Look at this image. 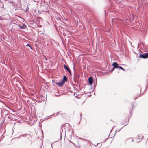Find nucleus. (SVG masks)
Returning <instances> with one entry per match:
<instances>
[{"instance_id":"4468645a","label":"nucleus","mask_w":148,"mask_h":148,"mask_svg":"<svg viewBox=\"0 0 148 148\" xmlns=\"http://www.w3.org/2000/svg\"><path fill=\"white\" fill-rule=\"evenodd\" d=\"M3 5L2 4V3H1L0 2V6H1V5Z\"/></svg>"},{"instance_id":"f8f14e48","label":"nucleus","mask_w":148,"mask_h":148,"mask_svg":"<svg viewBox=\"0 0 148 148\" xmlns=\"http://www.w3.org/2000/svg\"><path fill=\"white\" fill-rule=\"evenodd\" d=\"M121 129H122V128L120 129L119 130H116V133H116L117 132H119L121 130Z\"/></svg>"},{"instance_id":"7ed1b4c3","label":"nucleus","mask_w":148,"mask_h":148,"mask_svg":"<svg viewBox=\"0 0 148 148\" xmlns=\"http://www.w3.org/2000/svg\"><path fill=\"white\" fill-rule=\"evenodd\" d=\"M88 82L90 85L91 86L93 83V79L92 77H90L89 78Z\"/></svg>"},{"instance_id":"dca6fc26","label":"nucleus","mask_w":148,"mask_h":148,"mask_svg":"<svg viewBox=\"0 0 148 148\" xmlns=\"http://www.w3.org/2000/svg\"><path fill=\"white\" fill-rule=\"evenodd\" d=\"M133 108H134V106H132V109H133Z\"/></svg>"},{"instance_id":"f3484780","label":"nucleus","mask_w":148,"mask_h":148,"mask_svg":"<svg viewBox=\"0 0 148 148\" xmlns=\"http://www.w3.org/2000/svg\"><path fill=\"white\" fill-rule=\"evenodd\" d=\"M62 135H61V139Z\"/></svg>"},{"instance_id":"9b49d317","label":"nucleus","mask_w":148,"mask_h":148,"mask_svg":"<svg viewBox=\"0 0 148 148\" xmlns=\"http://www.w3.org/2000/svg\"><path fill=\"white\" fill-rule=\"evenodd\" d=\"M27 46H28L30 47V48H31L32 49V47H31L30 45H29V44H27Z\"/></svg>"},{"instance_id":"2eb2a0df","label":"nucleus","mask_w":148,"mask_h":148,"mask_svg":"<svg viewBox=\"0 0 148 148\" xmlns=\"http://www.w3.org/2000/svg\"><path fill=\"white\" fill-rule=\"evenodd\" d=\"M132 142H133L134 141V140L133 139H132Z\"/></svg>"},{"instance_id":"9d476101","label":"nucleus","mask_w":148,"mask_h":148,"mask_svg":"<svg viewBox=\"0 0 148 148\" xmlns=\"http://www.w3.org/2000/svg\"><path fill=\"white\" fill-rule=\"evenodd\" d=\"M115 68L113 67V68H112L111 70V71L112 72V71H113L114 70V69H115Z\"/></svg>"},{"instance_id":"423d86ee","label":"nucleus","mask_w":148,"mask_h":148,"mask_svg":"<svg viewBox=\"0 0 148 148\" xmlns=\"http://www.w3.org/2000/svg\"><path fill=\"white\" fill-rule=\"evenodd\" d=\"M64 68L67 70L68 71V72H69V74L71 75V72L70 70L65 65H64Z\"/></svg>"},{"instance_id":"f257e3e1","label":"nucleus","mask_w":148,"mask_h":148,"mask_svg":"<svg viewBox=\"0 0 148 148\" xmlns=\"http://www.w3.org/2000/svg\"><path fill=\"white\" fill-rule=\"evenodd\" d=\"M139 57L144 59L148 58V52L143 54H140Z\"/></svg>"},{"instance_id":"0eeeda50","label":"nucleus","mask_w":148,"mask_h":148,"mask_svg":"<svg viewBox=\"0 0 148 148\" xmlns=\"http://www.w3.org/2000/svg\"><path fill=\"white\" fill-rule=\"evenodd\" d=\"M67 79V77L66 76H64L63 77V80L62 81L65 83V82H66Z\"/></svg>"},{"instance_id":"ddd939ff","label":"nucleus","mask_w":148,"mask_h":148,"mask_svg":"<svg viewBox=\"0 0 148 148\" xmlns=\"http://www.w3.org/2000/svg\"><path fill=\"white\" fill-rule=\"evenodd\" d=\"M44 58H45V60H47V59L46 58L45 56H44Z\"/></svg>"},{"instance_id":"39448f33","label":"nucleus","mask_w":148,"mask_h":148,"mask_svg":"<svg viewBox=\"0 0 148 148\" xmlns=\"http://www.w3.org/2000/svg\"><path fill=\"white\" fill-rule=\"evenodd\" d=\"M64 84V83L62 81L59 82L58 83H56V84L59 85L60 86H62Z\"/></svg>"},{"instance_id":"6e6552de","label":"nucleus","mask_w":148,"mask_h":148,"mask_svg":"<svg viewBox=\"0 0 148 148\" xmlns=\"http://www.w3.org/2000/svg\"><path fill=\"white\" fill-rule=\"evenodd\" d=\"M119 68L120 69L123 70V71H125V69L123 68H122V67H121L120 66H119Z\"/></svg>"},{"instance_id":"1a4fd4ad","label":"nucleus","mask_w":148,"mask_h":148,"mask_svg":"<svg viewBox=\"0 0 148 148\" xmlns=\"http://www.w3.org/2000/svg\"><path fill=\"white\" fill-rule=\"evenodd\" d=\"M6 0L9 1V2H10L11 3H13V1H11V0H10L9 1V0Z\"/></svg>"},{"instance_id":"20e7f679","label":"nucleus","mask_w":148,"mask_h":148,"mask_svg":"<svg viewBox=\"0 0 148 148\" xmlns=\"http://www.w3.org/2000/svg\"><path fill=\"white\" fill-rule=\"evenodd\" d=\"M112 65L113 67L115 68H118L119 66L118 64L116 62H114L113 63Z\"/></svg>"},{"instance_id":"a211bd4d","label":"nucleus","mask_w":148,"mask_h":148,"mask_svg":"<svg viewBox=\"0 0 148 148\" xmlns=\"http://www.w3.org/2000/svg\"><path fill=\"white\" fill-rule=\"evenodd\" d=\"M21 29H22V28H23V27H21Z\"/></svg>"},{"instance_id":"f03ea898","label":"nucleus","mask_w":148,"mask_h":148,"mask_svg":"<svg viewBox=\"0 0 148 148\" xmlns=\"http://www.w3.org/2000/svg\"><path fill=\"white\" fill-rule=\"evenodd\" d=\"M143 136L142 134H140L138 135V138L137 139V140L138 142H140L143 138Z\"/></svg>"}]
</instances>
